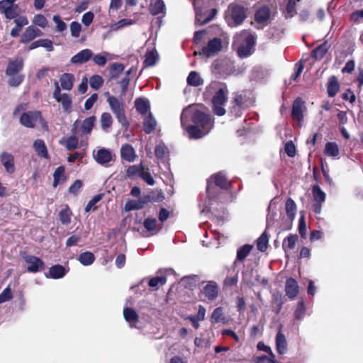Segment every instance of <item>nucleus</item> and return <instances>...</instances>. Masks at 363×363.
I'll return each mask as SVG.
<instances>
[{
  "instance_id": "26",
  "label": "nucleus",
  "mask_w": 363,
  "mask_h": 363,
  "mask_svg": "<svg viewBox=\"0 0 363 363\" xmlns=\"http://www.w3.org/2000/svg\"><path fill=\"white\" fill-rule=\"evenodd\" d=\"M14 23L16 24V26L11 30V35L13 38L18 36L19 33L21 30L22 28L25 26H27L29 21L26 16H20L14 20Z\"/></svg>"
},
{
  "instance_id": "8",
  "label": "nucleus",
  "mask_w": 363,
  "mask_h": 363,
  "mask_svg": "<svg viewBox=\"0 0 363 363\" xmlns=\"http://www.w3.org/2000/svg\"><path fill=\"white\" fill-rule=\"evenodd\" d=\"M114 155L112 152L106 148H101L93 152V157L97 163L108 167L111 165V162L113 160Z\"/></svg>"
},
{
  "instance_id": "14",
  "label": "nucleus",
  "mask_w": 363,
  "mask_h": 363,
  "mask_svg": "<svg viewBox=\"0 0 363 363\" xmlns=\"http://www.w3.org/2000/svg\"><path fill=\"white\" fill-rule=\"evenodd\" d=\"M24 260L28 264L27 270L29 272L35 273L44 268L43 262L37 257L27 255L24 257Z\"/></svg>"
},
{
  "instance_id": "49",
  "label": "nucleus",
  "mask_w": 363,
  "mask_h": 363,
  "mask_svg": "<svg viewBox=\"0 0 363 363\" xmlns=\"http://www.w3.org/2000/svg\"><path fill=\"white\" fill-rule=\"evenodd\" d=\"M269 236L264 231L257 240V249L261 252H264L268 247Z\"/></svg>"
},
{
  "instance_id": "56",
  "label": "nucleus",
  "mask_w": 363,
  "mask_h": 363,
  "mask_svg": "<svg viewBox=\"0 0 363 363\" xmlns=\"http://www.w3.org/2000/svg\"><path fill=\"white\" fill-rule=\"evenodd\" d=\"M19 13V7L18 4H14L11 7L9 10L6 11V13H4V16L7 19H16L18 17Z\"/></svg>"
},
{
  "instance_id": "36",
  "label": "nucleus",
  "mask_w": 363,
  "mask_h": 363,
  "mask_svg": "<svg viewBox=\"0 0 363 363\" xmlns=\"http://www.w3.org/2000/svg\"><path fill=\"white\" fill-rule=\"evenodd\" d=\"M67 272L63 266L56 264L50 268L49 274L52 279H60L66 274Z\"/></svg>"
},
{
  "instance_id": "48",
  "label": "nucleus",
  "mask_w": 363,
  "mask_h": 363,
  "mask_svg": "<svg viewBox=\"0 0 363 363\" xmlns=\"http://www.w3.org/2000/svg\"><path fill=\"white\" fill-rule=\"evenodd\" d=\"M314 201L315 203H323L325 200V194L321 190L319 186L314 185L312 189Z\"/></svg>"
},
{
  "instance_id": "16",
  "label": "nucleus",
  "mask_w": 363,
  "mask_h": 363,
  "mask_svg": "<svg viewBox=\"0 0 363 363\" xmlns=\"http://www.w3.org/2000/svg\"><path fill=\"white\" fill-rule=\"evenodd\" d=\"M43 35V32L33 26H28L26 28L25 31L22 34L21 43L26 44L33 40L36 37Z\"/></svg>"
},
{
  "instance_id": "20",
  "label": "nucleus",
  "mask_w": 363,
  "mask_h": 363,
  "mask_svg": "<svg viewBox=\"0 0 363 363\" xmlns=\"http://www.w3.org/2000/svg\"><path fill=\"white\" fill-rule=\"evenodd\" d=\"M252 249L253 245L249 244H245L238 247L234 264L236 265L238 262H243L245 258L250 254Z\"/></svg>"
},
{
  "instance_id": "15",
  "label": "nucleus",
  "mask_w": 363,
  "mask_h": 363,
  "mask_svg": "<svg viewBox=\"0 0 363 363\" xmlns=\"http://www.w3.org/2000/svg\"><path fill=\"white\" fill-rule=\"evenodd\" d=\"M0 160L7 173L13 174L15 172L14 157L11 153L8 152H1L0 155Z\"/></svg>"
},
{
  "instance_id": "35",
  "label": "nucleus",
  "mask_w": 363,
  "mask_h": 363,
  "mask_svg": "<svg viewBox=\"0 0 363 363\" xmlns=\"http://www.w3.org/2000/svg\"><path fill=\"white\" fill-rule=\"evenodd\" d=\"M188 85L191 86H199L203 84V79L200 74L196 71H191L186 79Z\"/></svg>"
},
{
  "instance_id": "33",
  "label": "nucleus",
  "mask_w": 363,
  "mask_h": 363,
  "mask_svg": "<svg viewBox=\"0 0 363 363\" xmlns=\"http://www.w3.org/2000/svg\"><path fill=\"white\" fill-rule=\"evenodd\" d=\"M276 347L277 352L280 354H283L286 352L287 349V342L285 337V335L281 333L280 331L277 335L276 337Z\"/></svg>"
},
{
  "instance_id": "53",
  "label": "nucleus",
  "mask_w": 363,
  "mask_h": 363,
  "mask_svg": "<svg viewBox=\"0 0 363 363\" xmlns=\"http://www.w3.org/2000/svg\"><path fill=\"white\" fill-rule=\"evenodd\" d=\"M89 84L93 89L98 90L103 85L104 79L100 75L94 74L90 77Z\"/></svg>"
},
{
  "instance_id": "41",
  "label": "nucleus",
  "mask_w": 363,
  "mask_h": 363,
  "mask_svg": "<svg viewBox=\"0 0 363 363\" xmlns=\"http://www.w3.org/2000/svg\"><path fill=\"white\" fill-rule=\"evenodd\" d=\"M324 153L329 157H337L340 153L339 147L335 142H328L325 144Z\"/></svg>"
},
{
  "instance_id": "17",
  "label": "nucleus",
  "mask_w": 363,
  "mask_h": 363,
  "mask_svg": "<svg viewBox=\"0 0 363 363\" xmlns=\"http://www.w3.org/2000/svg\"><path fill=\"white\" fill-rule=\"evenodd\" d=\"M121 157L128 162H133L137 158V155L131 145L124 144L121 148Z\"/></svg>"
},
{
  "instance_id": "21",
  "label": "nucleus",
  "mask_w": 363,
  "mask_h": 363,
  "mask_svg": "<svg viewBox=\"0 0 363 363\" xmlns=\"http://www.w3.org/2000/svg\"><path fill=\"white\" fill-rule=\"evenodd\" d=\"M340 83L335 76H331L328 78L327 83V93L329 97H334L340 91Z\"/></svg>"
},
{
  "instance_id": "25",
  "label": "nucleus",
  "mask_w": 363,
  "mask_h": 363,
  "mask_svg": "<svg viewBox=\"0 0 363 363\" xmlns=\"http://www.w3.org/2000/svg\"><path fill=\"white\" fill-rule=\"evenodd\" d=\"M60 87L64 90L69 91L72 89L74 77L70 73H64L60 77Z\"/></svg>"
},
{
  "instance_id": "38",
  "label": "nucleus",
  "mask_w": 363,
  "mask_h": 363,
  "mask_svg": "<svg viewBox=\"0 0 363 363\" xmlns=\"http://www.w3.org/2000/svg\"><path fill=\"white\" fill-rule=\"evenodd\" d=\"M60 143L64 145L68 150H74L78 147V138L75 135H71L67 138H62Z\"/></svg>"
},
{
  "instance_id": "10",
  "label": "nucleus",
  "mask_w": 363,
  "mask_h": 363,
  "mask_svg": "<svg viewBox=\"0 0 363 363\" xmlns=\"http://www.w3.org/2000/svg\"><path fill=\"white\" fill-rule=\"evenodd\" d=\"M222 49V40L218 38H214L210 40L207 45L204 46L199 55L210 57L217 55Z\"/></svg>"
},
{
  "instance_id": "18",
  "label": "nucleus",
  "mask_w": 363,
  "mask_h": 363,
  "mask_svg": "<svg viewBox=\"0 0 363 363\" xmlns=\"http://www.w3.org/2000/svg\"><path fill=\"white\" fill-rule=\"evenodd\" d=\"M93 57V52L90 49H84L71 58L73 64H83L88 62Z\"/></svg>"
},
{
  "instance_id": "37",
  "label": "nucleus",
  "mask_w": 363,
  "mask_h": 363,
  "mask_svg": "<svg viewBox=\"0 0 363 363\" xmlns=\"http://www.w3.org/2000/svg\"><path fill=\"white\" fill-rule=\"evenodd\" d=\"M38 47L45 48L48 51L53 50L52 42L49 39H40L33 42L29 46V50H33Z\"/></svg>"
},
{
  "instance_id": "61",
  "label": "nucleus",
  "mask_w": 363,
  "mask_h": 363,
  "mask_svg": "<svg viewBox=\"0 0 363 363\" xmlns=\"http://www.w3.org/2000/svg\"><path fill=\"white\" fill-rule=\"evenodd\" d=\"M53 21L56 24V30L58 32L65 31L67 29L66 23L57 15H55L52 18Z\"/></svg>"
},
{
  "instance_id": "60",
  "label": "nucleus",
  "mask_w": 363,
  "mask_h": 363,
  "mask_svg": "<svg viewBox=\"0 0 363 363\" xmlns=\"http://www.w3.org/2000/svg\"><path fill=\"white\" fill-rule=\"evenodd\" d=\"M65 169L63 167H57L53 174L54 182L53 186H56L61 181L62 177L64 176Z\"/></svg>"
},
{
  "instance_id": "59",
  "label": "nucleus",
  "mask_w": 363,
  "mask_h": 363,
  "mask_svg": "<svg viewBox=\"0 0 363 363\" xmlns=\"http://www.w3.org/2000/svg\"><path fill=\"white\" fill-rule=\"evenodd\" d=\"M82 30V26L77 21H73L70 24V32L72 37L78 38Z\"/></svg>"
},
{
  "instance_id": "47",
  "label": "nucleus",
  "mask_w": 363,
  "mask_h": 363,
  "mask_svg": "<svg viewBox=\"0 0 363 363\" xmlns=\"http://www.w3.org/2000/svg\"><path fill=\"white\" fill-rule=\"evenodd\" d=\"M78 260L84 266L91 265L95 260V257L90 252H85L79 255Z\"/></svg>"
},
{
  "instance_id": "52",
  "label": "nucleus",
  "mask_w": 363,
  "mask_h": 363,
  "mask_svg": "<svg viewBox=\"0 0 363 363\" xmlns=\"http://www.w3.org/2000/svg\"><path fill=\"white\" fill-rule=\"evenodd\" d=\"M124 70V65L121 63H113L110 68V74L111 78H117L118 75Z\"/></svg>"
},
{
  "instance_id": "46",
  "label": "nucleus",
  "mask_w": 363,
  "mask_h": 363,
  "mask_svg": "<svg viewBox=\"0 0 363 363\" xmlns=\"http://www.w3.org/2000/svg\"><path fill=\"white\" fill-rule=\"evenodd\" d=\"M286 213L290 219H294L296 213V205L294 200L289 198L286 201Z\"/></svg>"
},
{
  "instance_id": "57",
  "label": "nucleus",
  "mask_w": 363,
  "mask_h": 363,
  "mask_svg": "<svg viewBox=\"0 0 363 363\" xmlns=\"http://www.w3.org/2000/svg\"><path fill=\"white\" fill-rule=\"evenodd\" d=\"M133 23H134V21L133 20L128 19V18H123V19L120 20L117 23L113 24L111 26V28L113 30H118L123 28V27L131 26Z\"/></svg>"
},
{
  "instance_id": "28",
  "label": "nucleus",
  "mask_w": 363,
  "mask_h": 363,
  "mask_svg": "<svg viewBox=\"0 0 363 363\" xmlns=\"http://www.w3.org/2000/svg\"><path fill=\"white\" fill-rule=\"evenodd\" d=\"M135 107L136 110L142 115H147L150 110V102L144 98H138L135 101Z\"/></svg>"
},
{
  "instance_id": "63",
  "label": "nucleus",
  "mask_w": 363,
  "mask_h": 363,
  "mask_svg": "<svg viewBox=\"0 0 363 363\" xmlns=\"http://www.w3.org/2000/svg\"><path fill=\"white\" fill-rule=\"evenodd\" d=\"M16 0H1L0 1V13H4L9 10L12 6L15 4Z\"/></svg>"
},
{
  "instance_id": "32",
  "label": "nucleus",
  "mask_w": 363,
  "mask_h": 363,
  "mask_svg": "<svg viewBox=\"0 0 363 363\" xmlns=\"http://www.w3.org/2000/svg\"><path fill=\"white\" fill-rule=\"evenodd\" d=\"M157 125V121L152 117L151 113L145 116L143 121V128L146 133H152Z\"/></svg>"
},
{
  "instance_id": "40",
  "label": "nucleus",
  "mask_w": 363,
  "mask_h": 363,
  "mask_svg": "<svg viewBox=\"0 0 363 363\" xmlns=\"http://www.w3.org/2000/svg\"><path fill=\"white\" fill-rule=\"evenodd\" d=\"M157 219L153 218H147L144 220L143 225L147 233L143 234V236L148 237L153 234L157 227Z\"/></svg>"
},
{
  "instance_id": "4",
  "label": "nucleus",
  "mask_w": 363,
  "mask_h": 363,
  "mask_svg": "<svg viewBox=\"0 0 363 363\" xmlns=\"http://www.w3.org/2000/svg\"><path fill=\"white\" fill-rule=\"evenodd\" d=\"M130 194L132 196L138 199H130L125 203V212L142 209L152 200V197L149 194L140 196V189L136 186L132 188Z\"/></svg>"
},
{
  "instance_id": "54",
  "label": "nucleus",
  "mask_w": 363,
  "mask_h": 363,
  "mask_svg": "<svg viewBox=\"0 0 363 363\" xmlns=\"http://www.w3.org/2000/svg\"><path fill=\"white\" fill-rule=\"evenodd\" d=\"M72 213L68 207L60 211L59 216L60 220L62 224L67 225L71 222Z\"/></svg>"
},
{
  "instance_id": "6",
  "label": "nucleus",
  "mask_w": 363,
  "mask_h": 363,
  "mask_svg": "<svg viewBox=\"0 0 363 363\" xmlns=\"http://www.w3.org/2000/svg\"><path fill=\"white\" fill-rule=\"evenodd\" d=\"M107 102L109 104L111 111L115 114L118 121L123 125L128 124V121L124 111V104L115 96H111L108 92H106Z\"/></svg>"
},
{
  "instance_id": "58",
  "label": "nucleus",
  "mask_w": 363,
  "mask_h": 363,
  "mask_svg": "<svg viewBox=\"0 0 363 363\" xmlns=\"http://www.w3.org/2000/svg\"><path fill=\"white\" fill-rule=\"evenodd\" d=\"M32 22L33 24L43 28H45L48 26V20L42 14L35 15Z\"/></svg>"
},
{
  "instance_id": "39",
  "label": "nucleus",
  "mask_w": 363,
  "mask_h": 363,
  "mask_svg": "<svg viewBox=\"0 0 363 363\" xmlns=\"http://www.w3.org/2000/svg\"><path fill=\"white\" fill-rule=\"evenodd\" d=\"M329 48L330 45L327 42L323 43L313 50L312 57L317 60H321L328 52Z\"/></svg>"
},
{
  "instance_id": "29",
  "label": "nucleus",
  "mask_w": 363,
  "mask_h": 363,
  "mask_svg": "<svg viewBox=\"0 0 363 363\" xmlns=\"http://www.w3.org/2000/svg\"><path fill=\"white\" fill-rule=\"evenodd\" d=\"M125 320L129 323L130 327L135 326L138 321V315L136 311L131 308H125L123 310Z\"/></svg>"
},
{
  "instance_id": "31",
  "label": "nucleus",
  "mask_w": 363,
  "mask_h": 363,
  "mask_svg": "<svg viewBox=\"0 0 363 363\" xmlns=\"http://www.w3.org/2000/svg\"><path fill=\"white\" fill-rule=\"evenodd\" d=\"M33 147L37 155L43 158L48 157V148L45 142L41 139H37L33 143Z\"/></svg>"
},
{
  "instance_id": "45",
  "label": "nucleus",
  "mask_w": 363,
  "mask_h": 363,
  "mask_svg": "<svg viewBox=\"0 0 363 363\" xmlns=\"http://www.w3.org/2000/svg\"><path fill=\"white\" fill-rule=\"evenodd\" d=\"M93 62L99 66H104L108 60H111V55L108 52L93 55Z\"/></svg>"
},
{
  "instance_id": "34",
  "label": "nucleus",
  "mask_w": 363,
  "mask_h": 363,
  "mask_svg": "<svg viewBox=\"0 0 363 363\" xmlns=\"http://www.w3.org/2000/svg\"><path fill=\"white\" fill-rule=\"evenodd\" d=\"M203 294L209 300L215 299L218 294V289L216 283L209 282L203 288Z\"/></svg>"
},
{
  "instance_id": "1",
  "label": "nucleus",
  "mask_w": 363,
  "mask_h": 363,
  "mask_svg": "<svg viewBox=\"0 0 363 363\" xmlns=\"http://www.w3.org/2000/svg\"><path fill=\"white\" fill-rule=\"evenodd\" d=\"M181 124L191 139H199L208 133L213 121L196 105L185 108L181 115Z\"/></svg>"
},
{
  "instance_id": "43",
  "label": "nucleus",
  "mask_w": 363,
  "mask_h": 363,
  "mask_svg": "<svg viewBox=\"0 0 363 363\" xmlns=\"http://www.w3.org/2000/svg\"><path fill=\"white\" fill-rule=\"evenodd\" d=\"M298 240V236L296 235H289L286 238L284 239L282 247L286 252L289 250H292L295 247L296 243Z\"/></svg>"
},
{
  "instance_id": "5",
  "label": "nucleus",
  "mask_w": 363,
  "mask_h": 363,
  "mask_svg": "<svg viewBox=\"0 0 363 363\" xmlns=\"http://www.w3.org/2000/svg\"><path fill=\"white\" fill-rule=\"evenodd\" d=\"M37 123H39L43 128L46 129L48 128L46 122L39 111L25 112L20 118V123L26 128H33Z\"/></svg>"
},
{
  "instance_id": "13",
  "label": "nucleus",
  "mask_w": 363,
  "mask_h": 363,
  "mask_svg": "<svg viewBox=\"0 0 363 363\" xmlns=\"http://www.w3.org/2000/svg\"><path fill=\"white\" fill-rule=\"evenodd\" d=\"M255 43V38L252 35H248L238 48V55L241 57H247L250 55L254 51Z\"/></svg>"
},
{
  "instance_id": "19",
  "label": "nucleus",
  "mask_w": 363,
  "mask_h": 363,
  "mask_svg": "<svg viewBox=\"0 0 363 363\" xmlns=\"http://www.w3.org/2000/svg\"><path fill=\"white\" fill-rule=\"evenodd\" d=\"M23 60L22 58H16L15 60H10L6 70V74L13 75L14 74H19V72L23 69Z\"/></svg>"
},
{
  "instance_id": "44",
  "label": "nucleus",
  "mask_w": 363,
  "mask_h": 363,
  "mask_svg": "<svg viewBox=\"0 0 363 363\" xmlns=\"http://www.w3.org/2000/svg\"><path fill=\"white\" fill-rule=\"evenodd\" d=\"M100 123L102 129L108 132L113 123V118L109 113H103L100 118Z\"/></svg>"
},
{
  "instance_id": "22",
  "label": "nucleus",
  "mask_w": 363,
  "mask_h": 363,
  "mask_svg": "<svg viewBox=\"0 0 363 363\" xmlns=\"http://www.w3.org/2000/svg\"><path fill=\"white\" fill-rule=\"evenodd\" d=\"M303 101L298 98L296 99L292 106V111L291 116L293 119L297 121L298 122H301L303 119Z\"/></svg>"
},
{
  "instance_id": "62",
  "label": "nucleus",
  "mask_w": 363,
  "mask_h": 363,
  "mask_svg": "<svg viewBox=\"0 0 363 363\" xmlns=\"http://www.w3.org/2000/svg\"><path fill=\"white\" fill-rule=\"evenodd\" d=\"M306 308L303 301L298 303L297 308L294 312V315L296 319L301 320L304 317Z\"/></svg>"
},
{
  "instance_id": "64",
  "label": "nucleus",
  "mask_w": 363,
  "mask_h": 363,
  "mask_svg": "<svg viewBox=\"0 0 363 363\" xmlns=\"http://www.w3.org/2000/svg\"><path fill=\"white\" fill-rule=\"evenodd\" d=\"M101 199L100 195H96L94 196L87 203L85 207V211L89 212L91 210H95L96 208V204L98 203Z\"/></svg>"
},
{
  "instance_id": "11",
  "label": "nucleus",
  "mask_w": 363,
  "mask_h": 363,
  "mask_svg": "<svg viewBox=\"0 0 363 363\" xmlns=\"http://www.w3.org/2000/svg\"><path fill=\"white\" fill-rule=\"evenodd\" d=\"M213 184L224 189H228L230 186V183L227 180L225 176L222 172H218L211 176L208 180L206 189L208 196H211V190Z\"/></svg>"
},
{
  "instance_id": "24",
  "label": "nucleus",
  "mask_w": 363,
  "mask_h": 363,
  "mask_svg": "<svg viewBox=\"0 0 363 363\" xmlns=\"http://www.w3.org/2000/svg\"><path fill=\"white\" fill-rule=\"evenodd\" d=\"M270 17V9L267 6H262L255 13V19L257 23L266 24Z\"/></svg>"
},
{
  "instance_id": "7",
  "label": "nucleus",
  "mask_w": 363,
  "mask_h": 363,
  "mask_svg": "<svg viewBox=\"0 0 363 363\" xmlns=\"http://www.w3.org/2000/svg\"><path fill=\"white\" fill-rule=\"evenodd\" d=\"M230 10V18L228 20L229 26H238L246 18V11L243 6L240 5H231Z\"/></svg>"
},
{
  "instance_id": "2",
  "label": "nucleus",
  "mask_w": 363,
  "mask_h": 363,
  "mask_svg": "<svg viewBox=\"0 0 363 363\" xmlns=\"http://www.w3.org/2000/svg\"><path fill=\"white\" fill-rule=\"evenodd\" d=\"M206 93L214 95L212 99V104L214 113L219 116L225 113L224 106L228 100V89L227 85L218 82H212L206 89Z\"/></svg>"
},
{
  "instance_id": "12",
  "label": "nucleus",
  "mask_w": 363,
  "mask_h": 363,
  "mask_svg": "<svg viewBox=\"0 0 363 363\" xmlns=\"http://www.w3.org/2000/svg\"><path fill=\"white\" fill-rule=\"evenodd\" d=\"M247 106L246 99L241 94H235L232 101V107L230 108V112L236 117L240 116L242 111Z\"/></svg>"
},
{
  "instance_id": "3",
  "label": "nucleus",
  "mask_w": 363,
  "mask_h": 363,
  "mask_svg": "<svg viewBox=\"0 0 363 363\" xmlns=\"http://www.w3.org/2000/svg\"><path fill=\"white\" fill-rule=\"evenodd\" d=\"M212 6V0H194L196 23L203 25L210 22L216 16L217 10L212 9L208 13V9Z\"/></svg>"
},
{
  "instance_id": "42",
  "label": "nucleus",
  "mask_w": 363,
  "mask_h": 363,
  "mask_svg": "<svg viewBox=\"0 0 363 363\" xmlns=\"http://www.w3.org/2000/svg\"><path fill=\"white\" fill-rule=\"evenodd\" d=\"M96 118L91 116L86 118L81 124L80 130L82 134H89L94 127Z\"/></svg>"
},
{
  "instance_id": "27",
  "label": "nucleus",
  "mask_w": 363,
  "mask_h": 363,
  "mask_svg": "<svg viewBox=\"0 0 363 363\" xmlns=\"http://www.w3.org/2000/svg\"><path fill=\"white\" fill-rule=\"evenodd\" d=\"M157 51L155 47L150 48L147 47V51L145 55L144 65L145 67H150L155 64L157 59Z\"/></svg>"
},
{
  "instance_id": "55",
  "label": "nucleus",
  "mask_w": 363,
  "mask_h": 363,
  "mask_svg": "<svg viewBox=\"0 0 363 363\" xmlns=\"http://www.w3.org/2000/svg\"><path fill=\"white\" fill-rule=\"evenodd\" d=\"M9 77V79L8 83L11 86H19L24 79V75L21 74H14L13 75H8Z\"/></svg>"
},
{
  "instance_id": "9",
  "label": "nucleus",
  "mask_w": 363,
  "mask_h": 363,
  "mask_svg": "<svg viewBox=\"0 0 363 363\" xmlns=\"http://www.w3.org/2000/svg\"><path fill=\"white\" fill-rule=\"evenodd\" d=\"M55 90L53 92V97L55 100L60 103L62 106V108L65 111H69L72 107V99L69 94L66 93H62L60 87V84L57 81L54 82Z\"/></svg>"
},
{
  "instance_id": "23",
  "label": "nucleus",
  "mask_w": 363,
  "mask_h": 363,
  "mask_svg": "<svg viewBox=\"0 0 363 363\" xmlns=\"http://www.w3.org/2000/svg\"><path fill=\"white\" fill-rule=\"evenodd\" d=\"M285 291L289 298H294L298 293L297 281L293 278L288 279L286 281Z\"/></svg>"
},
{
  "instance_id": "51",
  "label": "nucleus",
  "mask_w": 363,
  "mask_h": 363,
  "mask_svg": "<svg viewBox=\"0 0 363 363\" xmlns=\"http://www.w3.org/2000/svg\"><path fill=\"white\" fill-rule=\"evenodd\" d=\"M284 4H286V10L287 16L292 17L296 13V5L299 0H282Z\"/></svg>"
},
{
  "instance_id": "30",
  "label": "nucleus",
  "mask_w": 363,
  "mask_h": 363,
  "mask_svg": "<svg viewBox=\"0 0 363 363\" xmlns=\"http://www.w3.org/2000/svg\"><path fill=\"white\" fill-rule=\"evenodd\" d=\"M144 168L142 164L129 166L125 171L126 176L131 179H135L138 177L140 178Z\"/></svg>"
},
{
  "instance_id": "50",
  "label": "nucleus",
  "mask_w": 363,
  "mask_h": 363,
  "mask_svg": "<svg viewBox=\"0 0 363 363\" xmlns=\"http://www.w3.org/2000/svg\"><path fill=\"white\" fill-rule=\"evenodd\" d=\"M147 278L141 279L137 284L132 286L130 290L137 295L142 296L145 292Z\"/></svg>"
}]
</instances>
